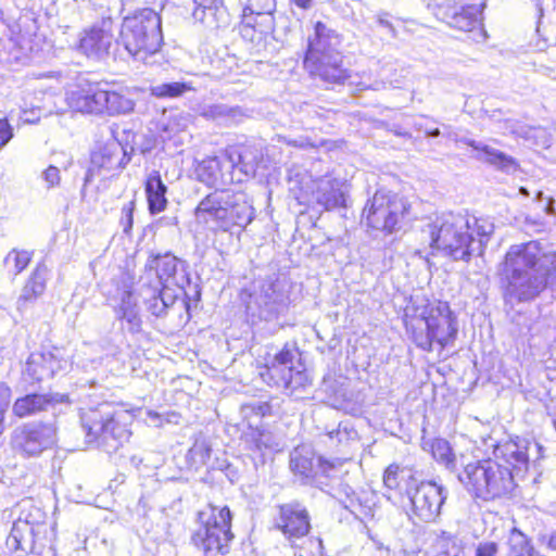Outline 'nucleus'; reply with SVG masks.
Segmentation results:
<instances>
[{
	"label": "nucleus",
	"mask_w": 556,
	"mask_h": 556,
	"mask_svg": "<svg viewBox=\"0 0 556 556\" xmlns=\"http://www.w3.org/2000/svg\"><path fill=\"white\" fill-rule=\"evenodd\" d=\"M300 354L295 345L285 343L274 355L266 354L256 363L258 377L271 388L295 391L311 383L304 364L294 365L295 355Z\"/></svg>",
	"instance_id": "9b49d317"
},
{
	"label": "nucleus",
	"mask_w": 556,
	"mask_h": 556,
	"mask_svg": "<svg viewBox=\"0 0 556 556\" xmlns=\"http://www.w3.org/2000/svg\"><path fill=\"white\" fill-rule=\"evenodd\" d=\"M443 490L432 481H422L412 496L409 518L414 523L432 522L444 503Z\"/></svg>",
	"instance_id": "2eb2a0df"
},
{
	"label": "nucleus",
	"mask_w": 556,
	"mask_h": 556,
	"mask_svg": "<svg viewBox=\"0 0 556 556\" xmlns=\"http://www.w3.org/2000/svg\"><path fill=\"white\" fill-rule=\"evenodd\" d=\"M51 427L45 422L23 425L13 435L15 447L26 457L40 455L51 443Z\"/></svg>",
	"instance_id": "f3484780"
},
{
	"label": "nucleus",
	"mask_w": 556,
	"mask_h": 556,
	"mask_svg": "<svg viewBox=\"0 0 556 556\" xmlns=\"http://www.w3.org/2000/svg\"><path fill=\"white\" fill-rule=\"evenodd\" d=\"M40 121V116L34 109H25L22 112L21 122L22 124H36Z\"/></svg>",
	"instance_id": "ea45409f"
},
{
	"label": "nucleus",
	"mask_w": 556,
	"mask_h": 556,
	"mask_svg": "<svg viewBox=\"0 0 556 556\" xmlns=\"http://www.w3.org/2000/svg\"><path fill=\"white\" fill-rule=\"evenodd\" d=\"M447 556H458L457 553L455 552L453 555H447Z\"/></svg>",
	"instance_id": "37998d69"
},
{
	"label": "nucleus",
	"mask_w": 556,
	"mask_h": 556,
	"mask_svg": "<svg viewBox=\"0 0 556 556\" xmlns=\"http://www.w3.org/2000/svg\"><path fill=\"white\" fill-rule=\"evenodd\" d=\"M129 162L130 155L117 141L97 147L90 153V164L84 178L85 185L92 182L96 177L105 179L118 176Z\"/></svg>",
	"instance_id": "4468645a"
},
{
	"label": "nucleus",
	"mask_w": 556,
	"mask_h": 556,
	"mask_svg": "<svg viewBox=\"0 0 556 556\" xmlns=\"http://www.w3.org/2000/svg\"><path fill=\"white\" fill-rule=\"evenodd\" d=\"M66 394L31 392L17 396L12 405V414L18 419L47 412L56 404L67 402Z\"/></svg>",
	"instance_id": "a211bd4d"
},
{
	"label": "nucleus",
	"mask_w": 556,
	"mask_h": 556,
	"mask_svg": "<svg viewBox=\"0 0 556 556\" xmlns=\"http://www.w3.org/2000/svg\"><path fill=\"white\" fill-rule=\"evenodd\" d=\"M313 0H291L292 3H294L298 8L307 10L311 8Z\"/></svg>",
	"instance_id": "a19ab883"
},
{
	"label": "nucleus",
	"mask_w": 556,
	"mask_h": 556,
	"mask_svg": "<svg viewBox=\"0 0 556 556\" xmlns=\"http://www.w3.org/2000/svg\"><path fill=\"white\" fill-rule=\"evenodd\" d=\"M314 37L307 40V47L303 56V67L312 77H317L332 85L343 84L351 77L350 71L343 64V55L340 51L326 45L330 30L317 21L314 24Z\"/></svg>",
	"instance_id": "1a4fd4ad"
},
{
	"label": "nucleus",
	"mask_w": 556,
	"mask_h": 556,
	"mask_svg": "<svg viewBox=\"0 0 556 556\" xmlns=\"http://www.w3.org/2000/svg\"><path fill=\"white\" fill-rule=\"evenodd\" d=\"M178 267V258L169 253L150 255L146 264V269L155 275L160 282L157 295L154 296L155 303L151 306L152 314L160 315L166 308L163 300L164 291L169 288L175 280Z\"/></svg>",
	"instance_id": "dca6fc26"
},
{
	"label": "nucleus",
	"mask_w": 556,
	"mask_h": 556,
	"mask_svg": "<svg viewBox=\"0 0 556 556\" xmlns=\"http://www.w3.org/2000/svg\"><path fill=\"white\" fill-rule=\"evenodd\" d=\"M144 191L150 214H160L166 210L168 205L167 187L163 182L159 170H153L147 176Z\"/></svg>",
	"instance_id": "5701e85b"
},
{
	"label": "nucleus",
	"mask_w": 556,
	"mask_h": 556,
	"mask_svg": "<svg viewBox=\"0 0 556 556\" xmlns=\"http://www.w3.org/2000/svg\"><path fill=\"white\" fill-rule=\"evenodd\" d=\"M135 201H129L121 210L119 225L124 232H130L134 225Z\"/></svg>",
	"instance_id": "f704fd0d"
},
{
	"label": "nucleus",
	"mask_w": 556,
	"mask_h": 556,
	"mask_svg": "<svg viewBox=\"0 0 556 556\" xmlns=\"http://www.w3.org/2000/svg\"><path fill=\"white\" fill-rule=\"evenodd\" d=\"M253 206L240 191L215 189L193 208L194 220L216 232L243 231L254 218Z\"/></svg>",
	"instance_id": "20e7f679"
},
{
	"label": "nucleus",
	"mask_w": 556,
	"mask_h": 556,
	"mask_svg": "<svg viewBox=\"0 0 556 556\" xmlns=\"http://www.w3.org/2000/svg\"><path fill=\"white\" fill-rule=\"evenodd\" d=\"M25 371L34 382H41L48 377V367L43 362V356L39 352L31 353L26 361Z\"/></svg>",
	"instance_id": "c756f323"
},
{
	"label": "nucleus",
	"mask_w": 556,
	"mask_h": 556,
	"mask_svg": "<svg viewBox=\"0 0 556 556\" xmlns=\"http://www.w3.org/2000/svg\"><path fill=\"white\" fill-rule=\"evenodd\" d=\"M431 452L433 457L439 462L445 465L448 469H454L456 465V456L445 440H437L431 444Z\"/></svg>",
	"instance_id": "7c9ffc66"
},
{
	"label": "nucleus",
	"mask_w": 556,
	"mask_h": 556,
	"mask_svg": "<svg viewBox=\"0 0 556 556\" xmlns=\"http://www.w3.org/2000/svg\"><path fill=\"white\" fill-rule=\"evenodd\" d=\"M34 252L30 250L13 248L4 257L7 265H12L15 276L22 274L31 263Z\"/></svg>",
	"instance_id": "c85d7f7f"
},
{
	"label": "nucleus",
	"mask_w": 556,
	"mask_h": 556,
	"mask_svg": "<svg viewBox=\"0 0 556 556\" xmlns=\"http://www.w3.org/2000/svg\"><path fill=\"white\" fill-rule=\"evenodd\" d=\"M498 544L493 541L478 544L475 556H497Z\"/></svg>",
	"instance_id": "4c0bfd02"
},
{
	"label": "nucleus",
	"mask_w": 556,
	"mask_h": 556,
	"mask_svg": "<svg viewBox=\"0 0 556 556\" xmlns=\"http://www.w3.org/2000/svg\"><path fill=\"white\" fill-rule=\"evenodd\" d=\"M414 219L409 197L401 191L377 189L365 202L361 223L371 233L384 237L401 232Z\"/></svg>",
	"instance_id": "39448f33"
},
{
	"label": "nucleus",
	"mask_w": 556,
	"mask_h": 556,
	"mask_svg": "<svg viewBox=\"0 0 556 556\" xmlns=\"http://www.w3.org/2000/svg\"><path fill=\"white\" fill-rule=\"evenodd\" d=\"M238 28L243 40L260 43L273 30V16L265 12H255L250 8H244Z\"/></svg>",
	"instance_id": "aec40b11"
},
{
	"label": "nucleus",
	"mask_w": 556,
	"mask_h": 556,
	"mask_svg": "<svg viewBox=\"0 0 556 556\" xmlns=\"http://www.w3.org/2000/svg\"><path fill=\"white\" fill-rule=\"evenodd\" d=\"M317 203L326 211H332L344 206V195L339 189L331 188L320 193Z\"/></svg>",
	"instance_id": "2f4dec72"
},
{
	"label": "nucleus",
	"mask_w": 556,
	"mask_h": 556,
	"mask_svg": "<svg viewBox=\"0 0 556 556\" xmlns=\"http://www.w3.org/2000/svg\"><path fill=\"white\" fill-rule=\"evenodd\" d=\"M43 178L49 188L58 187L61 182L60 169L54 165H49L43 172Z\"/></svg>",
	"instance_id": "c9c22d12"
},
{
	"label": "nucleus",
	"mask_w": 556,
	"mask_h": 556,
	"mask_svg": "<svg viewBox=\"0 0 556 556\" xmlns=\"http://www.w3.org/2000/svg\"><path fill=\"white\" fill-rule=\"evenodd\" d=\"M11 397V387L7 382H0V435L4 431V417Z\"/></svg>",
	"instance_id": "72a5a7b5"
},
{
	"label": "nucleus",
	"mask_w": 556,
	"mask_h": 556,
	"mask_svg": "<svg viewBox=\"0 0 556 556\" xmlns=\"http://www.w3.org/2000/svg\"><path fill=\"white\" fill-rule=\"evenodd\" d=\"M193 90L194 88L191 83L172 81L151 87L150 93L157 99H173Z\"/></svg>",
	"instance_id": "cd10ccee"
},
{
	"label": "nucleus",
	"mask_w": 556,
	"mask_h": 556,
	"mask_svg": "<svg viewBox=\"0 0 556 556\" xmlns=\"http://www.w3.org/2000/svg\"><path fill=\"white\" fill-rule=\"evenodd\" d=\"M402 324L408 339L424 352H442L457 340L458 320L447 301H409L403 307Z\"/></svg>",
	"instance_id": "7ed1b4c3"
},
{
	"label": "nucleus",
	"mask_w": 556,
	"mask_h": 556,
	"mask_svg": "<svg viewBox=\"0 0 556 556\" xmlns=\"http://www.w3.org/2000/svg\"><path fill=\"white\" fill-rule=\"evenodd\" d=\"M43 356V362L48 367V377H53L62 368L63 357L58 348L45 349L39 351Z\"/></svg>",
	"instance_id": "473e14b6"
},
{
	"label": "nucleus",
	"mask_w": 556,
	"mask_h": 556,
	"mask_svg": "<svg viewBox=\"0 0 556 556\" xmlns=\"http://www.w3.org/2000/svg\"><path fill=\"white\" fill-rule=\"evenodd\" d=\"M274 528L280 531L295 549L294 556H317L321 554L323 541L317 536L307 538L304 543L308 551L298 546L295 541L306 538L311 531V515L307 508L299 502L277 505Z\"/></svg>",
	"instance_id": "ddd939ff"
},
{
	"label": "nucleus",
	"mask_w": 556,
	"mask_h": 556,
	"mask_svg": "<svg viewBox=\"0 0 556 556\" xmlns=\"http://www.w3.org/2000/svg\"><path fill=\"white\" fill-rule=\"evenodd\" d=\"M468 144L479 153L480 159L483 162L490 165H493L500 169H510L518 167V162L514 157L498 150H495L486 144H479L476 141H470Z\"/></svg>",
	"instance_id": "393cba45"
},
{
	"label": "nucleus",
	"mask_w": 556,
	"mask_h": 556,
	"mask_svg": "<svg viewBox=\"0 0 556 556\" xmlns=\"http://www.w3.org/2000/svg\"><path fill=\"white\" fill-rule=\"evenodd\" d=\"M496 275L505 299L533 301L556 283V251L539 240L510 245Z\"/></svg>",
	"instance_id": "f257e3e1"
},
{
	"label": "nucleus",
	"mask_w": 556,
	"mask_h": 556,
	"mask_svg": "<svg viewBox=\"0 0 556 556\" xmlns=\"http://www.w3.org/2000/svg\"><path fill=\"white\" fill-rule=\"evenodd\" d=\"M118 40L134 59L147 61L160 53L164 46L161 16L147 8L125 16Z\"/></svg>",
	"instance_id": "0eeeda50"
},
{
	"label": "nucleus",
	"mask_w": 556,
	"mask_h": 556,
	"mask_svg": "<svg viewBox=\"0 0 556 556\" xmlns=\"http://www.w3.org/2000/svg\"><path fill=\"white\" fill-rule=\"evenodd\" d=\"M388 17V14L387 13H382L378 16V22L380 25L384 26V27H389V28H392V25L391 23L387 20Z\"/></svg>",
	"instance_id": "79ce46f5"
},
{
	"label": "nucleus",
	"mask_w": 556,
	"mask_h": 556,
	"mask_svg": "<svg viewBox=\"0 0 556 556\" xmlns=\"http://www.w3.org/2000/svg\"><path fill=\"white\" fill-rule=\"evenodd\" d=\"M406 471L407 469L397 463L390 464L382 475L383 486L390 491H401L405 482L415 481L412 473H408L406 479Z\"/></svg>",
	"instance_id": "a878e982"
},
{
	"label": "nucleus",
	"mask_w": 556,
	"mask_h": 556,
	"mask_svg": "<svg viewBox=\"0 0 556 556\" xmlns=\"http://www.w3.org/2000/svg\"><path fill=\"white\" fill-rule=\"evenodd\" d=\"M509 556H539L532 546L530 539L520 530L513 528L508 536Z\"/></svg>",
	"instance_id": "bb28decb"
},
{
	"label": "nucleus",
	"mask_w": 556,
	"mask_h": 556,
	"mask_svg": "<svg viewBox=\"0 0 556 556\" xmlns=\"http://www.w3.org/2000/svg\"><path fill=\"white\" fill-rule=\"evenodd\" d=\"M135 416L127 409L105 410L92 407L81 417L86 442L97 446L114 443L115 447L127 442L131 434Z\"/></svg>",
	"instance_id": "9d476101"
},
{
	"label": "nucleus",
	"mask_w": 556,
	"mask_h": 556,
	"mask_svg": "<svg viewBox=\"0 0 556 556\" xmlns=\"http://www.w3.org/2000/svg\"><path fill=\"white\" fill-rule=\"evenodd\" d=\"M13 135V127L9 123L8 118H0V149L10 142Z\"/></svg>",
	"instance_id": "e433bc0d"
},
{
	"label": "nucleus",
	"mask_w": 556,
	"mask_h": 556,
	"mask_svg": "<svg viewBox=\"0 0 556 556\" xmlns=\"http://www.w3.org/2000/svg\"><path fill=\"white\" fill-rule=\"evenodd\" d=\"M112 37L111 23L102 22L101 25H92L81 31L77 50L87 58H101L109 53Z\"/></svg>",
	"instance_id": "6ab92c4d"
},
{
	"label": "nucleus",
	"mask_w": 556,
	"mask_h": 556,
	"mask_svg": "<svg viewBox=\"0 0 556 556\" xmlns=\"http://www.w3.org/2000/svg\"><path fill=\"white\" fill-rule=\"evenodd\" d=\"M195 179L210 188L219 189L224 184V165L217 156H207L194 166Z\"/></svg>",
	"instance_id": "b1692460"
},
{
	"label": "nucleus",
	"mask_w": 556,
	"mask_h": 556,
	"mask_svg": "<svg viewBox=\"0 0 556 556\" xmlns=\"http://www.w3.org/2000/svg\"><path fill=\"white\" fill-rule=\"evenodd\" d=\"M421 231L427 236L432 255L441 253L454 261L470 260L473 238L462 220L437 218L428 223Z\"/></svg>",
	"instance_id": "f8f14e48"
},
{
	"label": "nucleus",
	"mask_w": 556,
	"mask_h": 556,
	"mask_svg": "<svg viewBox=\"0 0 556 556\" xmlns=\"http://www.w3.org/2000/svg\"><path fill=\"white\" fill-rule=\"evenodd\" d=\"M528 464L525 441L518 437L508 438L493 446L492 456L464 465L457 479L475 500L492 502L513 493L515 472L527 469Z\"/></svg>",
	"instance_id": "f03ea898"
},
{
	"label": "nucleus",
	"mask_w": 556,
	"mask_h": 556,
	"mask_svg": "<svg viewBox=\"0 0 556 556\" xmlns=\"http://www.w3.org/2000/svg\"><path fill=\"white\" fill-rule=\"evenodd\" d=\"M48 279L49 269L47 265L43 262L37 263L22 287L17 299L18 307L25 308L37 301L46 292Z\"/></svg>",
	"instance_id": "4be33fe9"
},
{
	"label": "nucleus",
	"mask_w": 556,
	"mask_h": 556,
	"mask_svg": "<svg viewBox=\"0 0 556 556\" xmlns=\"http://www.w3.org/2000/svg\"><path fill=\"white\" fill-rule=\"evenodd\" d=\"M66 104L77 113L88 115H121L134 111L135 101L124 88L101 81H84L66 93Z\"/></svg>",
	"instance_id": "423d86ee"
},
{
	"label": "nucleus",
	"mask_w": 556,
	"mask_h": 556,
	"mask_svg": "<svg viewBox=\"0 0 556 556\" xmlns=\"http://www.w3.org/2000/svg\"><path fill=\"white\" fill-rule=\"evenodd\" d=\"M197 522L190 536L193 547L203 556H227L235 539L229 507L210 503L197 513Z\"/></svg>",
	"instance_id": "6e6552de"
},
{
	"label": "nucleus",
	"mask_w": 556,
	"mask_h": 556,
	"mask_svg": "<svg viewBox=\"0 0 556 556\" xmlns=\"http://www.w3.org/2000/svg\"><path fill=\"white\" fill-rule=\"evenodd\" d=\"M482 21V11L476 5L468 4L455 11L446 23L458 31L472 35L476 40H484L488 35Z\"/></svg>",
	"instance_id": "412c9836"
},
{
	"label": "nucleus",
	"mask_w": 556,
	"mask_h": 556,
	"mask_svg": "<svg viewBox=\"0 0 556 556\" xmlns=\"http://www.w3.org/2000/svg\"><path fill=\"white\" fill-rule=\"evenodd\" d=\"M340 463L337 460L326 459L324 457H319L317 460V467L323 475H328L331 470H333Z\"/></svg>",
	"instance_id": "58836bf2"
}]
</instances>
